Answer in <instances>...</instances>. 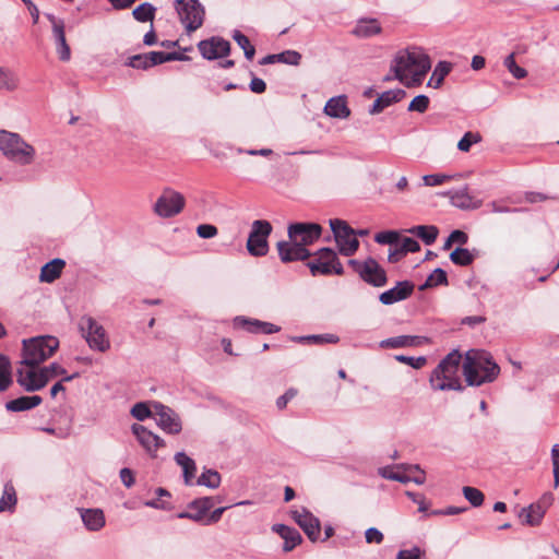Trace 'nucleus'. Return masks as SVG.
<instances>
[{"label":"nucleus","instance_id":"obj_1","mask_svg":"<svg viewBox=\"0 0 559 559\" xmlns=\"http://www.w3.org/2000/svg\"><path fill=\"white\" fill-rule=\"evenodd\" d=\"M462 368L467 384L476 386L492 382L500 372L490 354L479 349H471L465 354Z\"/></svg>","mask_w":559,"mask_h":559},{"label":"nucleus","instance_id":"obj_2","mask_svg":"<svg viewBox=\"0 0 559 559\" xmlns=\"http://www.w3.org/2000/svg\"><path fill=\"white\" fill-rule=\"evenodd\" d=\"M461 360L462 355L459 350H452L433 369L430 376L432 389L440 391L462 390L463 386L459 376Z\"/></svg>","mask_w":559,"mask_h":559},{"label":"nucleus","instance_id":"obj_3","mask_svg":"<svg viewBox=\"0 0 559 559\" xmlns=\"http://www.w3.org/2000/svg\"><path fill=\"white\" fill-rule=\"evenodd\" d=\"M0 151L10 160L29 165L35 159V148L19 133L0 130Z\"/></svg>","mask_w":559,"mask_h":559},{"label":"nucleus","instance_id":"obj_4","mask_svg":"<svg viewBox=\"0 0 559 559\" xmlns=\"http://www.w3.org/2000/svg\"><path fill=\"white\" fill-rule=\"evenodd\" d=\"M59 347V341L53 336H37L23 341L21 365L37 367L50 358Z\"/></svg>","mask_w":559,"mask_h":559},{"label":"nucleus","instance_id":"obj_5","mask_svg":"<svg viewBox=\"0 0 559 559\" xmlns=\"http://www.w3.org/2000/svg\"><path fill=\"white\" fill-rule=\"evenodd\" d=\"M432 61L426 50L416 45L399 49L391 61L390 70H431Z\"/></svg>","mask_w":559,"mask_h":559},{"label":"nucleus","instance_id":"obj_6","mask_svg":"<svg viewBox=\"0 0 559 559\" xmlns=\"http://www.w3.org/2000/svg\"><path fill=\"white\" fill-rule=\"evenodd\" d=\"M307 266L312 276L323 275H344V267L337 257V253L331 248H321L314 253Z\"/></svg>","mask_w":559,"mask_h":559},{"label":"nucleus","instance_id":"obj_7","mask_svg":"<svg viewBox=\"0 0 559 559\" xmlns=\"http://www.w3.org/2000/svg\"><path fill=\"white\" fill-rule=\"evenodd\" d=\"M348 265L361 281L373 287H383L388 283L385 270L373 258L364 261L350 259Z\"/></svg>","mask_w":559,"mask_h":559},{"label":"nucleus","instance_id":"obj_8","mask_svg":"<svg viewBox=\"0 0 559 559\" xmlns=\"http://www.w3.org/2000/svg\"><path fill=\"white\" fill-rule=\"evenodd\" d=\"M331 230L338 251L345 257H352L359 248V240L356 238V231L347 224V222L333 218L329 221Z\"/></svg>","mask_w":559,"mask_h":559},{"label":"nucleus","instance_id":"obj_9","mask_svg":"<svg viewBox=\"0 0 559 559\" xmlns=\"http://www.w3.org/2000/svg\"><path fill=\"white\" fill-rule=\"evenodd\" d=\"M273 227L269 221L257 219L252 222L247 240V250L252 257H264L269 252L267 238Z\"/></svg>","mask_w":559,"mask_h":559},{"label":"nucleus","instance_id":"obj_10","mask_svg":"<svg viewBox=\"0 0 559 559\" xmlns=\"http://www.w3.org/2000/svg\"><path fill=\"white\" fill-rule=\"evenodd\" d=\"M175 4L179 19L189 33L202 26L205 11L199 0H176Z\"/></svg>","mask_w":559,"mask_h":559},{"label":"nucleus","instance_id":"obj_11","mask_svg":"<svg viewBox=\"0 0 559 559\" xmlns=\"http://www.w3.org/2000/svg\"><path fill=\"white\" fill-rule=\"evenodd\" d=\"M79 325L83 336L92 349H96L102 353L109 349L110 342L106 335L105 329L92 317L83 316L80 319Z\"/></svg>","mask_w":559,"mask_h":559},{"label":"nucleus","instance_id":"obj_12","mask_svg":"<svg viewBox=\"0 0 559 559\" xmlns=\"http://www.w3.org/2000/svg\"><path fill=\"white\" fill-rule=\"evenodd\" d=\"M185 197L175 190L165 189L154 205V212L160 217H173L178 215L185 207Z\"/></svg>","mask_w":559,"mask_h":559},{"label":"nucleus","instance_id":"obj_13","mask_svg":"<svg viewBox=\"0 0 559 559\" xmlns=\"http://www.w3.org/2000/svg\"><path fill=\"white\" fill-rule=\"evenodd\" d=\"M322 226L317 223H293L287 228L288 238L301 247L314 243L322 235Z\"/></svg>","mask_w":559,"mask_h":559},{"label":"nucleus","instance_id":"obj_14","mask_svg":"<svg viewBox=\"0 0 559 559\" xmlns=\"http://www.w3.org/2000/svg\"><path fill=\"white\" fill-rule=\"evenodd\" d=\"M179 59L178 53L176 52H164V51H151L147 53L134 55L129 57L124 66L133 69H147L150 67H155L162 64L169 60Z\"/></svg>","mask_w":559,"mask_h":559},{"label":"nucleus","instance_id":"obj_15","mask_svg":"<svg viewBox=\"0 0 559 559\" xmlns=\"http://www.w3.org/2000/svg\"><path fill=\"white\" fill-rule=\"evenodd\" d=\"M381 475L386 479L401 483L413 481L417 485L424 484L426 479L425 472L418 465H401L395 469L385 467L381 469Z\"/></svg>","mask_w":559,"mask_h":559},{"label":"nucleus","instance_id":"obj_16","mask_svg":"<svg viewBox=\"0 0 559 559\" xmlns=\"http://www.w3.org/2000/svg\"><path fill=\"white\" fill-rule=\"evenodd\" d=\"M153 407V418L160 429L171 435H177L181 431L180 418L171 408L159 403H154Z\"/></svg>","mask_w":559,"mask_h":559},{"label":"nucleus","instance_id":"obj_17","mask_svg":"<svg viewBox=\"0 0 559 559\" xmlns=\"http://www.w3.org/2000/svg\"><path fill=\"white\" fill-rule=\"evenodd\" d=\"M292 516L311 542L318 540L321 533L319 519L305 508L293 511Z\"/></svg>","mask_w":559,"mask_h":559},{"label":"nucleus","instance_id":"obj_18","mask_svg":"<svg viewBox=\"0 0 559 559\" xmlns=\"http://www.w3.org/2000/svg\"><path fill=\"white\" fill-rule=\"evenodd\" d=\"M35 368L21 365L16 370V381L27 392L38 391L46 385V379L41 378L40 371Z\"/></svg>","mask_w":559,"mask_h":559},{"label":"nucleus","instance_id":"obj_19","mask_svg":"<svg viewBox=\"0 0 559 559\" xmlns=\"http://www.w3.org/2000/svg\"><path fill=\"white\" fill-rule=\"evenodd\" d=\"M278 255L282 262L287 263L292 261H305L311 257V252L301 247L296 241H278L277 245Z\"/></svg>","mask_w":559,"mask_h":559},{"label":"nucleus","instance_id":"obj_20","mask_svg":"<svg viewBox=\"0 0 559 559\" xmlns=\"http://www.w3.org/2000/svg\"><path fill=\"white\" fill-rule=\"evenodd\" d=\"M198 47L205 59L212 60L226 56L229 52L230 44L221 37H212L200 41Z\"/></svg>","mask_w":559,"mask_h":559},{"label":"nucleus","instance_id":"obj_21","mask_svg":"<svg viewBox=\"0 0 559 559\" xmlns=\"http://www.w3.org/2000/svg\"><path fill=\"white\" fill-rule=\"evenodd\" d=\"M132 432L148 453H154L165 445L163 439L140 424L132 425Z\"/></svg>","mask_w":559,"mask_h":559},{"label":"nucleus","instance_id":"obj_22","mask_svg":"<svg viewBox=\"0 0 559 559\" xmlns=\"http://www.w3.org/2000/svg\"><path fill=\"white\" fill-rule=\"evenodd\" d=\"M234 325L236 328H242L250 333L273 334L281 330L280 326L273 323L260 321L258 319H248L245 317H237L234 320Z\"/></svg>","mask_w":559,"mask_h":559},{"label":"nucleus","instance_id":"obj_23","mask_svg":"<svg viewBox=\"0 0 559 559\" xmlns=\"http://www.w3.org/2000/svg\"><path fill=\"white\" fill-rule=\"evenodd\" d=\"M414 292V284L408 281L399 282L395 287L383 292L379 296V300L383 305H393L397 301L405 300Z\"/></svg>","mask_w":559,"mask_h":559},{"label":"nucleus","instance_id":"obj_24","mask_svg":"<svg viewBox=\"0 0 559 559\" xmlns=\"http://www.w3.org/2000/svg\"><path fill=\"white\" fill-rule=\"evenodd\" d=\"M406 96V92L404 90H390L380 94L374 100L373 105L369 109L370 115H379L386 107L401 102Z\"/></svg>","mask_w":559,"mask_h":559},{"label":"nucleus","instance_id":"obj_25","mask_svg":"<svg viewBox=\"0 0 559 559\" xmlns=\"http://www.w3.org/2000/svg\"><path fill=\"white\" fill-rule=\"evenodd\" d=\"M272 530L277 533L284 540L283 550L285 552L292 551L302 540L301 535L296 528L286 526L284 524H275Z\"/></svg>","mask_w":559,"mask_h":559},{"label":"nucleus","instance_id":"obj_26","mask_svg":"<svg viewBox=\"0 0 559 559\" xmlns=\"http://www.w3.org/2000/svg\"><path fill=\"white\" fill-rule=\"evenodd\" d=\"M324 112L333 118L346 119L350 116L346 96L332 97L324 107Z\"/></svg>","mask_w":559,"mask_h":559},{"label":"nucleus","instance_id":"obj_27","mask_svg":"<svg viewBox=\"0 0 559 559\" xmlns=\"http://www.w3.org/2000/svg\"><path fill=\"white\" fill-rule=\"evenodd\" d=\"M301 59V55L296 50H285L280 53L269 55L263 57L260 61V66L274 64L276 62L285 63L288 66H298Z\"/></svg>","mask_w":559,"mask_h":559},{"label":"nucleus","instance_id":"obj_28","mask_svg":"<svg viewBox=\"0 0 559 559\" xmlns=\"http://www.w3.org/2000/svg\"><path fill=\"white\" fill-rule=\"evenodd\" d=\"M66 266V262L62 259H53L48 263L44 264L40 269L39 281L41 283H52L61 276V273Z\"/></svg>","mask_w":559,"mask_h":559},{"label":"nucleus","instance_id":"obj_29","mask_svg":"<svg viewBox=\"0 0 559 559\" xmlns=\"http://www.w3.org/2000/svg\"><path fill=\"white\" fill-rule=\"evenodd\" d=\"M81 519L88 531L97 532L105 525V515L100 509H82Z\"/></svg>","mask_w":559,"mask_h":559},{"label":"nucleus","instance_id":"obj_30","mask_svg":"<svg viewBox=\"0 0 559 559\" xmlns=\"http://www.w3.org/2000/svg\"><path fill=\"white\" fill-rule=\"evenodd\" d=\"M546 510L540 503H532L528 508L522 509L520 518L524 524L537 526L545 516Z\"/></svg>","mask_w":559,"mask_h":559},{"label":"nucleus","instance_id":"obj_31","mask_svg":"<svg viewBox=\"0 0 559 559\" xmlns=\"http://www.w3.org/2000/svg\"><path fill=\"white\" fill-rule=\"evenodd\" d=\"M43 402L39 395L21 396L15 400L9 401L5 408L10 412H25L37 407Z\"/></svg>","mask_w":559,"mask_h":559},{"label":"nucleus","instance_id":"obj_32","mask_svg":"<svg viewBox=\"0 0 559 559\" xmlns=\"http://www.w3.org/2000/svg\"><path fill=\"white\" fill-rule=\"evenodd\" d=\"M380 31L381 27L376 20H360L353 29V34L357 37L367 38L379 34Z\"/></svg>","mask_w":559,"mask_h":559},{"label":"nucleus","instance_id":"obj_33","mask_svg":"<svg viewBox=\"0 0 559 559\" xmlns=\"http://www.w3.org/2000/svg\"><path fill=\"white\" fill-rule=\"evenodd\" d=\"M451 203L460 209H476L480 205L479 201L474 202V199L468 194L467 189L454 191L450 194Z\"/></svg>","mask_w":559,"mask_h":559},{"label":"nucleus","instance_id":"obj_34","mask_svg":"<svg viewBox=\"0 0 559 559\" xmlns=\"http://www.w3.org/2000/svg\"><path fill=\"white\" fill-rule=\"evenodd\" d=\"M175 461L183 469L185 483L187 485H190L191 480L195 476V472H197L194 461L183 452L177 453L175 455Z\"/></svg>","mask_w":559,"mask_h":559},{"label":"nucleus","instance_id":"obj_35","mask_svg":"<svg viewBox=\"0 0 559 559\" xmlns=\"http://www.w3.org/2000/svg\"><path fill=\"white\" fill-rule=\"evenodd\" d=\"M408 233L419 237L426 245H432L439 234V230L433 225H418L408 229Z\"/></svg>","mask_w":559,"mask_h":559},{"label":"nucleus","instance_id":"obj_36","mask_svg":"<svg viewBox=\"0 0 559 559\" xmlns=\"http://www.w3.org/2000/svg\"><path fill=\"white\" fill-rule=\"evenodd\" d=\"M428 72H394L397 79L406 87H416L423 84Z\"/></svg>","mask_w":559,"mask_h":559},{"label":"nucleus","instance_id":"obj_37","mask_svg":"<svg viewBox=\"0 0 559 559\" xmlns=\"http://www.w3.org/2000/svg\"><path fill=\"white\" fill-rule=\"evenodd\" d=\"M420 344V337L418 336H409V335H401L384 340L381 345L384 347L391 348H400V347H408L416 346Z\"/></svg>","mask_w":559,"mask_h":559},{"label":"nucleus","instance_id":"obj_38","mask_svg":"<svg viewBox=\"0 0 559 559\" xmlns=\"http://www.w3.org/2000/svg\"><path fill=\"white\" fill-rule=\"evenodd\" d=\"M16 504V493L12 484L4 485L3 495L0 499V512L11 511Z\"/></svg>","mask_w":559,"mask_h":559},{"label":"nucleus","instance_id":"obj_39","mask_svg":"<svg viewBox=\"0 0 559 559\" xmlns=\"http://www.w3.org/2000/svg\"><path fill=\"white\" fill-rule=\"evenodd\" d=\"M233 39L243 50L245 57L248 60H251L254 57L255 48L253 45H251L249 38L245 34L238 29H235L233 32Z\"/></svg>","mask_w":559,"mask_h":559},{"label":"nucleus","instance_id":"obj_40","mask_svg":"<svg viewBox=\"0 0 559 559\" xmlns=\"http://www.w3.org/2000/svg\"><path fill=\"white\" fill-rule=\"evenodd\" d=\"M12 383L11 365L9 359L0 355V392L5 391Z\"/></svg>","mask_w":559,"mask_h":559},{"label":"nucleus","instance_id":"obj_41","mask_svg":"<svg viewBox=\"0 0 559 559\" xmlns=\"http://www.w3.org/2000/svg\"><path fill=\"white\" fill-rule=\"evenodd\" d=\"M438 285H448V276L445 271L442 269H436L426 280V282L420 286V290L426 288L436 287Z\"/></svg>","mask_w":559,"mask_h":559},{"label":"nucleus","instance_id":"obj_42","mask_svg":"<svg viewBox=\"0 0 559 559\" xmlns=\"http://www.w3.org/2000/svg\"><path fill=\"white\" fill-rule=\"evenodd\" d=\"M198 485L215 489L221 484V475L214 469L204 471L197 480Z\"/></svg>","mask_w":559,"mask_h":559},{"label":"nucleus","instance_id":"obj_43","mask_svg":"<svg viewBox=\"0 0 559 559\" xmlns=\"http://www.w3.org/2000/svg\"><path fill=\"white\" fill-rule=\"evenodd\" d=\"M450 259L456 265L467 266L473 263L474 255L471 253L468 249L456 248L451 252Z\"/></svg>","mask_w":559,"mask_h":559},{"label":"nucleus","instance_id":"obj_44","mask_svg":"<svg viewBox=\"0 0 559 559\" xmlns=\"http://www.w3.org/2000/svg\"><path fill=\"white\" fill-rule=\"evenodd\" d=\"M154 13L155 8L151 3L144 2L133 10L132 15L139 22H148L153 21Z\"/></svg>","mask_w":559,"mask_h":559},{"label":"nucleus","instance_id":"obj_45","mask_svg":"<svg viewBox=\"0 0 559 559\" xmlns=\"http://www.w3.org/2000/svg\"><path fill=\"white\" fill-rule=\"evenodd\" d=\"M296 342H311L314 344H323V343H330L335 344L338 342V337L334 334H321V335H310V336H300V337H294L293 338Z\"/></svg>","mask_w":559,"mask_h":559},{"label":"nucleus","instance_id":"obj_46","mask_svg":"<svg viewBox=\"0 0 559 559\" xmlns=\"http://www.w3.org/2000/svg\"><path fill=\"white\" fill-rule=\"evenodd\" d=\"M19 85L15 72H0V92H9Z\"/></svg>","mask_w":559,"mask_h":559},{"label":"nucleus","instance_id":"obj_47","mask_svg":"<svg viewBox=\"0 0 559 559\" xmlns=\"http://www.w3.org/2000/svg\"><path fill=\"white\" fill-rule=\"evenodd\" d=\"M481 135L478 132H466L457 143V148L461 152H468L473 144L479 143Z\"/></svg>","mask_w":559,"mask_h":559},{"label":"nucleus","instance_id":"obj_48","mask_svg":"<svg viewBox=\"0 0 559 559\" xmlns=\"http://www.w3.org/2000/svg\"><path fill=\"white\" fill-rule=\"evenodd\" d=\"M214 502L215 498L213 497L195 499L189 504V509L199 511L200 513L205 515L206 512L213 508Z\"/></svg>","mask_w":559,"mask_h":559},{"label":"nucleus","instance_id":"obj_49","mask_svg":"<svg viewBox=\"0 0 559 559\" xmlns=\"http://www.w3.org/2000/svg\"><path fill=\"white\" fill-rule=\"evenodd\" d=\"M463 493L473 507H480L484 502V493L477 488L465 486Z\"/></svg>","mask_w":559,"mask_h":559},{"label":"nucleus","instance_id":"obj_50","mask_svg":"<svg viewBox=\"0 0 559 559\" xmlns=\"http://www.w3.org/2000/svg\"><path fill=\"white\" fill-rule=\"evenodd\" d=\"M39 371H40L41 378L46 379V384L48 383L49 380H51L56 377L66 374V369L56 362H53L47 367L40 368Z\"/></svg>","mask_w":559,"mask_h":559},{"label":"nucleus","instance_id":"obj_51","mask_svg":"<svg viewBox=\"0 0 559 559\" xmlns=\"http://www.w3.org/2000/svg\"><path fill=\"white\" fill-rule=\"evenodd\" d=\"M131 415L138 420H144L153 417L154 409L152 411L146 403L140 402L132 406Z\"/></svg>","mask_w":559,"mask_h":559},{"label":"nucleus","instance_id":"obj_52","mask_svg":"<svg viewBox=\"0 0 559 559\" xmlns=\"http://www.w3.org/2000/svg\"><path fill=\"white\" fill-rule=\"evenodd\" d=\"M400 240V234L396 230H385L374 236V241L380 245H396Z\"/></svg>","mask_w":559,"mask_h":559},{"label":"nucleus","instance_id":"obj_53","mask_svg":"<svg viewBox=\"0 0 559 559\" xmlns=\"http://www.w3.org/2000/svg\"><path fill=\"white\" fill-rule=\"evenodd\" d=\"M430 100L429 97L426 95H418L413 98V100L408 105V111H417V112H425L429 107Z\"/></svg>","mask_w":559,"mask_h":559},{"label":"nucleus","instance_id":"obj_54","mask_svg":"<svg viewBox=\"0 0 559 559\" xmlns=\"http://www.w3.org/2000/svg\"><path fill=\"white\" fill-rule=\"evenodd\" d=\"M156 493H157L158 498L156 500L147 501V502H145V504L147 507L156 508V509H164V510L170 509V503L162 499V497H170V493L164 488H157Z\"/></svg>","mask_w":559,"mask_h":559},{"label":"nucleus","instance_id":"obj_55","mask_svg":"<svg viewBox=\"0 0 559 559\" xmlns=\"http://www.w3.org/2000/svg\"><path fill=\"white\" fill-rule=\"evenodd\" d=\"M453 177L450 175L444 174H432V175H426L423 177L424 183L429 187L440 186L449 180H451Z\"/></svg>","mask_w":559,"mask_h":559},{"label":"nucleus","instance_id":"obj_56","mask_svg":"<svg viewBox=\"0 0 559 559\" xmlns=\"http://www.w3.org/2000/svg\"><path fill=\"white\" fill-rule=\"evenodd\" d=\"M551 461L554 472L555 487L559 486V444H555L551 449Z\"/></svg>","mask_w":559,"mask_h":559},{"label":"nucleus","instance_id":"obj_57","mask_svg":"<svg viewBox=\"0 0 559 559\" xmlns=\"http://www.w3.org/2000/svg\"><path fill=\"white\" fill-rule=\"evenodd\" d=\"M217 233V227L211 224H201L197 227L198 236L204 239L213 238Z\"/></svg>","mask_w":559,"mask_h":559},{"label":"nucleus","instance_id":"obj_58","mask_svg":"<svg viewBox=\"0 0 559 559\" xmlns=\"http://www.w3.org/2000/svg\"><path fill=\"white\" fill-rule=\"evenodd\" d=\"M396 359L399 361L407 364L416 369L423 368L427 362L426 357H423V356L415 358V357L400 355V356H396Z\"/></svg>","mask_w":559,"mask_h":559},{"label":"nucleus","instance_id":"obj_59","mask_svg":"<svg viewBox=\"0 0 559 559\" xmlns=\"http://www.w3.org/2000/svg\"><path fill=\"white\" fill-rule=\"evenodd\" d=\"M366 543L381 544L383 542V534L376 527H370L365 532Z\"/></svg>","mask_w":559,"mask_h":559},{"label":"nucleus","instance_id":"obj_60","mask_svg":"<svg viewBox=\"0 0 559 559\" xmlns=\"http://www.w3.org/2000/svg\"><path fill=\"white\" fill-rule=\"evenodd\" d=\"M402 249L404 250V252L407 254L408 252H417L420 250V245L417 240L413 239V238H409V237H405L401 240V242L399 243Z\"/></svg>","mask_w":559,"mask_h":559},{"label":"nucleus","instance_id":"obj_61","mask_svg":"<svg viewBox=\"0 0 559 559\" xmlns=\"http://www.w3.org/2000/svg\"><path fill=\"white\" fill-rule=\"evenodd\" d=\"M298 391L294 388L288 389L283 395L276 400V406L278 409H284L287 403L297 395Z\"/></svg>","mask_w":559,"mask_h":559},{"label":"nucleus","instance_id":"obj_62","mask_svg":"<svg viewBox=\"0 0 559 559\" xmlns=\"http://www.w3.org/2000/svg\"><path fill=\"white\" fill-rule=\"evenodd\" d=\"M405 255L406 253L404 252L402 247L396 243L394 247L390 248L388 260L390 263H396L400 260H402Z\"/></svg>","mask_w":559,"mask_h":559},{"label":"nucleus","instance_id":"obj_63","mask_svg":"<svg viewBox=\"0 0 559 559\" xmlns=\"http://www.w3.org/2000/svg\"><path fill=\"white\" fill-rule=\"evenodd\" d=\"M421 550L418 547L412 549L400 550L396 559H420Z\"/></svg>","mask_w":559,"mask_h":559},{"label":"nucleus","instance_id":"obj_64","mask_svg":"<svg viewBox=\"0 0 559 559\" xmlns=\"http://www.w3.org/2000/svg\"><path fill=\"white\" fill-rule=\"evenodd\" d=\"M449 72H432L427 85L432 88H439Z\"/></svg>","mask_w":559,"mask_h":559}]
</instances>
